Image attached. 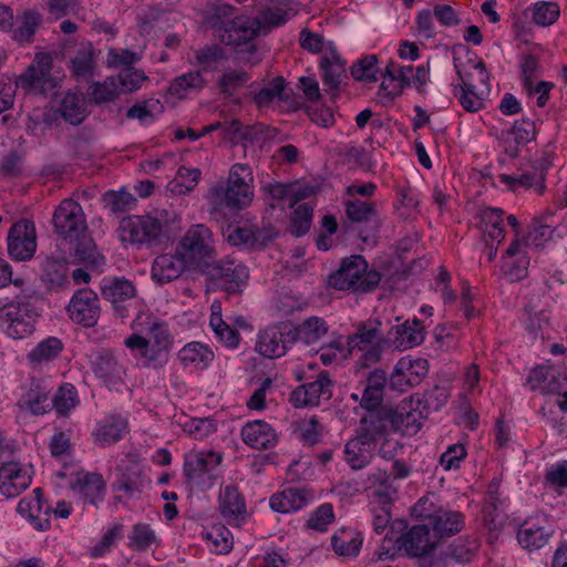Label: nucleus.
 I'll list each match as a JSON object with an SVG mask.
<instances>
[{"instance_id": "26", "label": "nucleus", "mask_w": 567, "mask_h": 567, "mask_svg": "<svg viewBox=\"0 0 567 567\" xmlns=\"http://www.w3.org/2000/svg\"><path fill=\"white\" fill-rule=\"evenodd\" d=\"M127 427V421L120 415H109L99 421L92 432L93 441L101 447L118 442Z\"/></svg>"}, {"instance_id": "17", "label": "nucleus", "mask_w": 567, "mask_h": 567, "mask_svg": "<svg viewBox=\"0 0 567 567\" xmlns=\"http://www.w3.org/2000/svg\"><path fill=\"white\" fill-rule=\"evenodd\" d=\"M52 58L49 53H39L28 69L19 76L17 85L25 92L40 93L50 82Z\"/></svg>"}, {"instance_id": "37", "label": "nucleus", "mask_w": 567, "mask_h": 567, "mask_svg": "<svg viewBox=\"0 0 567 567\" xmlns=\"http://www.w3.org/2000/svg\"><path fill=\"white\" fill-rule=\"evenodd\" d=\"M219 511L224 517H234L244 519L246 515V504L243 495L236 486H226L219 495Z\"/></svg>"}, {"instance_id": "3", "label": "nucleus", "mask_w": 567, "mask_h": 567, "mask_svg": "<svg viewBox=\"0 0 567 567\" xmlns=\"http://www.w3.org/2000/svg\"><path fill=\"white\" fill-rule=\"evenodd\" d=\"M381 281L377 270H368V262L360 255L344 258L340 267L329 275L327 284L338 290L352 289L358 292L373 291Z\"/></svg>"}, {"instance_id": "50", "label": "nucleus", "mask_w": 567, "mask_h": 567, "mask_svg": "<svg viewBox=\"0 0 567 567\" xmlns=\"http://www.w3.org/2000/svg\"><path fill=\"white\" fill-rule=\"evenodd\" d=\"M102 200L105 208L112 214H121L130 210L135 205V197L127 190H107L103 194Z\"/></svg>"}, {"instance_id": "64", "label": "nucleus", "mask_w": 567, "mask_h": 567, "mask_svg": "<svg viewBox=\"0 0 567 567\" xmlns=\"http://www.w3.org/2000/svg\"><path fill=\"white\" fill-rule=\"evenodd\" d=\"M333 518L334 514L332 505L324 503L311 513L307 520V527L318 532H326L327 526L332 523Z\"/></svg>"}, {"instance_id": "61", "label": "nucleus", "mask_w": 567, "mask_h": 567, "mask_svg": "<svg viewBox=\"0 0 567 567\" xmlns=\"http://www.w3.org/2000/svg\"><path fill=\"white\" fill-rule=\"evenodd\" d=\"M380 326L381 323L375 321L373 323L371 322L370 324L361 327L357 333L349 338V344L357 347L359 343L370 344L374 341H383L385 338L379 328Z\"/></svg>"}, {"instance_id": "51", "label": "nucleus", "mask_w": 567, "mask_h": 567, "mask_svg": "<svg viewBox=\"0 0 567 567\" xmlns=\"http://www.w3.org/2000/svg\"><path fill=\"white\" fill-rule=\"evenodd\" d=\"M398 371H404L406 382H410V386H415L427 374L429 362L421 358L414 360L402 358L398 362Z\"/></svg>"}, {"instance_id": "12", "label": "nucleus", "mask_w": 567, "mask_h": 567, "mask_svg": "<svg viewBox=\"0 0 567 567\" xmlns=\"http://www.w3.org/2000/svg\"><path fill=\"white\" fill-rule=\"evenodd\" d=\"M37 313L28 302H8L2 306V321L6 333L12 339H23L32 334Z\"/></svg>"}, {"instance_id": "13", "label": "nucleus", "mask_w": 567, "mask_h": 567, "mask_svg": "<svg viewBox=\"0 0 567 567\" xmlns=\"http://www.w3.org/2000/svg\"><path fill=\"white\" fill-rule=\"evenodd\" d=\"M66 311L73 322L86 328L94 327L101 313L96 292L87 288L79 289L71 298Z\"/></svg>"}, {"instance_id": "45", "label": "nucleus", "mask_w": 567, "mask_h": 567, "mask_svg": "<svg viewBox=\"0 0 567 567\" xmlns=\"http://www.w3.org/2000/svg\"><path fill=\"white\" fill-rule=\"evenodd\" d=\"M215 302L212 305V316L209 324L218 340L228 348H236L239 344V332L225 322L218 312H215Z\"/></svg>"}, {"instance_id": "58", "label": "nucleus", "mask_w": 567, "mask_h": 567, "mask_svg": "<svg viewBox=\"0 0 567 567\" xmlns=\"http://www.w3.org/2000/svg\"><path fill=\"white\" fill-rule=\"evenodd\" d=\"M198 64L205 71L217 70L219 63L227 59L225 51L217 44L205 47L196 52Z\"/></svg>"}, {"instance_id": "22", "label": "nucleus", "mask_w": 567, "mask_h": 567, "mask_svg": "<svg viewBox=\"0 0 567 567\" xmlns=\"http://www.w3.org/2000/svg\"><path fill=\"white\" fill-rule=\"evenodd\" d=\"M49 393L50 391L42 380L31 378L18 405L33 415H43L51 411Z\"/></svg>"}, {"instance_id": "16", "label": "nucleus", "mask_w": 567, "mask_h": 567, "mask_svg": "<svg viewBox=\"0 0 567 567\" xmlns=\"http://www.w3.org/2000/svg\"><path fill=\"white\" fill-rule=\"evenodd\" d=\"M332 381L327 371H321L317 380L302 384L295 389L290 394V401L296 408L316 406L320 399L329 400L331 393Z\"/></svg>"}, {"instance_id": "60", "label": "nucleus", "mask_w": 567, "mask_h": 567, "mask_svg": "<svg viewBox=\"0 0 567 567\" xmlns=\"http://www.w3.org/2000/svg\"><path fill=\"white\" fill-rule=\"evenodd\" d=\"M368 412L369 414L361 419L360 424L368 426L378 437L386 434L390 426L388 408Z\"/></svg>"}, {"instance_id": "32", "label": "nucleus", "mask_w": 567, "mask_h": 567, "mask_svg": "<svg viewBox=\"0 0 567 567\" xmlns=\"http://www.w3.org/2000/svg\"><path fill=\"white\" fill-rule=\"evenodd\" d=\"M328 330L329 326L326 320L317 316L306 318L298 326L290 323L292 341H301L308 346L317 343L328 333Z\"/></svg>"}, {"instance_id": "19", "label": "nucleus", "mask_w": 567, "mask_h": 567, "mask_svg": "<svg viewBox=\"0 0 567 567\" xmlns=\"http://www.w3.org/2000/svg\"><path fill=\"white\" fill-rule=\"evenodd\" d=\"M553 527L538 518L526 519L517 529L519 545L529 551L543 548L553 536Z\"/></svg>"}, {"instance_id": "10", "label": "nucleus", "mask_w": 567, "mask_h": 567, "mask_svg": "<svg viewBox=\"0 0 567 567\" xmlns=\"http://www.w3.org/2000/svg\"><path fill=\"white\" fill-rule=\"evenodd\" d=\"M37 249V233L34 223L27 218L16 221L8 231L7 250L17 261L30 260Z\"/></svg>"}, {"instance_id": "44", "label": "nucleus", "mask_w": 567, "mask_h": 567, "mask_svg": "<svg viewBox=\"0 0 567 567\" xmlns=\"http://www.w3.org/2000/svg\"><path fill=\"white\" fill-rule=\"evenodd\" d=\"M320 68L322 70V82L323 85L327 86V91H337L346 71L344 63L338 56L333 60H330L328 56H322Z\"/></svg>"}, {"instance_id": "11", "label": "nucleus", "mask_w": 567, "mask_h": 567, "mask_svg": "<svg viewBox=\"0 0 567 567\" xmlns=\"http://www.w3.org/2000/svg\"><path fill=\"white\" fill-rule=\"evenodd\" d=\"M52 225L54 234L65 240L87 227L82 206L72 198L63 199L55 208Z\"/></svg>"}, {"instance_id": "7", "label": "nucleus", "mask_w": 567, "mask_h": 567, "mask_svg": "<svg viewBox=\"0 0 567 567\" xmlns=\"http://www.w3.org/2000/svg\"><path fill=\"white\" fill-rule=\"evenodd\" d=\"M394 528L404 530L394 539L395 548L399 551L403 550L410 558L422 559L439 546V540L427 525L420 524L408 528L405 520H395L391 526V533Z\"/></svg>"}, {"instance_id": "62", "label": "nucleus", "mask_w": 567, "mask_h": 567, "mask_svg": "<svg viewBox=\"0 0 567 567\" xmlns=\"http://www.w3.org/2000/svg\"><path fill=\"white\" fill-rule=\"evenodd\" d=\"M205 537L213 543L218 555L228 554L233 549L231 533L225 526L214 527Z\"/></svg>"}, {"instance_id": "8", "label": "nucleus", "mask_w": 567, "mask_h": 567, "mask_svg": "<svg viewBox=\"0 0 567 567\" xmlns=\"http://www.w3.org/2000/svg\"><path fill=\"white\" fill-rule=\"evenodd\" d=\"M223 461L220 453L214 451H200L186 455L183 473L190 486L207 489L217 480V468Z\"/></svg>"}, {"instance_id": "33", "label": "nucleus", "mask_w": 567, "mask_h": 567, "mask_svg": "<svg viewBox=\"0 0 567 567\" xmlns=\"http://www.w3.org/2000/svg\"><path fill=\"white\" fill-rule=\"evenodd\" d=\"M433 534L439 538L451 537L464 527V517L460 512L439 511L434 515L429 514Z\"/></svg>"}, {"instance_id": "41", "label": "nucleus", "mask_w": 567, "mask_h": 567, "mask_svg": "<svg viewBox=\"0 0 567 567\" xmlns=\"http://www.w3.org/2000/svg\"><path fill=\"white\" fill-rule=\"evenodd\" d=\"M64 344L61 339L56 337H48L40 341L29 353L28 360L32 364L48 363L56 359L63 351Z\"/></svg>"}, {"instance_id": "42", "label": "nucleus", "mask_w": 567, "mask_h": 567, "mask_svg": "<svg viewBox=\"0 0 567 567\" xmlns=\"http://www.w3.org/2000/svg\"><path fill=\"white\" fill-rule=\"evenodd\" d=\"M80 403L78 391L71 383H63L55 392L51 404L60 416H66Z\"/></svg>"}, {"instance_id": "57", "label": "nucleus", "mask_w": 567, "mask_h": 567, "mask_svg": "<svg viewBox=\"0 0 567 567\" xmlns=\"http://www.w3.org/2000/svg\"><path fill=\"white\" fill-rule=\"evenodd\" d=\"M313 208L309 204L299 205L292 215L290 233L296 237L306 235L311 226Z\"/></svg>"}, {"instance_id": "23", "label": "nucleus", "mask_w": 567, "mask_h": 567, "mask_svg": "<svg viewBox=\"0 0 567 567\" xmlns=\"http://www.w3.org/2000/svg\"><path fill=\"white\" fill-rule=\"evenodd\" d=\"M72 488L84 503L95 507L103 502L106 492V485L103 476L97 473H78Z\"/></svg>"}, {"instance_id": "25", "label": "nucleus", "mask_w": 567, "mask_h": 567, "mask_svg": "<svg viewBox=\"0 0 567 567\" xmlns=\"http://www.w3.org/2000/svg\"><path fill=\"white\" fill-rule=\"evenodd\" d=\"M536 137L535 122L530 118L516 121L511 128L502 132V138L506 143V154L515 158L519 154V147L526 145Z\"/></svg>"}, {"instance_id": "2", "label": "nucleus", "mask_w": 567, "mask_h": 567, "mask_svg": "<svg viewBox=\"0 0 567 567\" xmlns=\"http://www.w3.org/2000/svg\"><path fill=\"white\" fill-rule=\"evenodd\" d=\"M147 324V337L133 333L124 340V344L143 360V367L158 370L168 362L174 339L167 323L153 319Z\"/></svg>"}, {"instance_id": "55", "label": "nucleus", "mask_w": 567, "mask_h": 567, "mask_svg": "<svg viewBox=\"0 0 567 567\" xmlns=\"http://www.w3.org/2000/svg\"><path fill=\"white\" fill-rule=\"evenodd\" d=\"M378 56L367 55L362 59L358 60L352 66H351V75L354 80L361 81V82H377V73H378Z\"/></svg>"}, {"instance_id": "53", "label": "nucleus", "mask_w": 567, "mask_h": 567, "mask_svg": "<svg viewBox=\"0 0 567 567\" xmlns=\"http://www.w3.org/2000/svg\"><path fill=\"white\" fill-rule=\"evenodd\" d=\"M121 94L117 80L113 76L91 85L90 96L95 104L114 101Z\"/></svg>"}, {"instance_id": "18", "label": "nucleus", "mask_w": 567, "mask_h": 567, "mask_svg": "<svg viewBox=\"0 0 567 567\" xmlns=\"http://www.w3.org/2000/svg\"><path fill=\"white\" fill-rule=\"evenodd\" d=\"M117 474L112 488L115 492H123L127 498L138 497L144 488L151 484L143 468L137 464L118 466Z\"/></svg>"}, {"instance_id": "46", "label": "nucleus", "mask_w": 567, "mask_h": 567, "mask_svg": "<svg viewBox=\"0 0 567 567\" xmlns=\"http://www.w3.org/2000/svg\"><path fill=\"white\" fill-rule=\"evenodd\" d=\"M455 69L462 83L458 86H455L454 95L457 97L460 104L465 111H480L484 106L483 100L478 97L474 92V85L471 83H466L457 65H455Z\"/></svg>"}, {"instance_id": "21", "label": "nucleus", "mask_w": 567, "mask_h": 567, "mask_svg": "<svg viewBox=\"0 0 567 567\" xmlns=\"http://www.w3.org/2000/svg\"><path fill=\"white\" fill-rule=\"evenodd\" d=\"M34 498H22L17 507L21 516H25L38 530H45L50 527L51 507L43 501L42 488L33 491Z\"/></svg>"}, {"instance_id": "35", "label": "nucleus", "mask_w": 567, "mask_h": 567, "mask_svg": "<svg viewBox=\"0 0 567 567\" xmlns=\"http://www.w3.org/2000/svg\"><path fill=\"white\" fill-rule=\"evenodd\" d=\"M362 544V534L349 527L340 528L331 537V546L339 556H358Z\"/></svg>"}, {"instance_id": "48", "label": "nucleus", "mask_w": 567, "mask_h": 567, "mask_svg": "<svg viewBox=\"0 0 567 567\" xmlns=\"http://www.w3.org/2000/svg\"><path fill=\"white\" fill-rule=\"evenodd\" d=\"M128 546L138 551H146L153 544L157 542L154 529L145 523H136L133 525L128 535Z\"/></svg>"}, {"instance_id": "20", "label": "nucleus", "mask_w": 567, "mask_h": 567, "mask_svg": "<svg viewBox=\"0 0 567 567\" xmlns=\"http://www.w3.org/2000/svg\"><path fill=\"white\" fill-rule=\"evenodd\" d=\"M136 289L133 282L124 277L104 278L101 282V295L110 301L121 318L126 317V309L121 306L135 297Z\"/></svg>"}, {"instance_id": "47", "label": "nucleus", "mask_w": 567, "mask_h": 567, "mask_svg": "<svg viewBox=\"0 0 567 567\" xmlns=\"http://www.w3.org/2000/svg\"><path fill=\"white\" fill-rule=\"evenodd\" d=\"M346 214L353 223H369L377 218L378 210L373 202L352 199L346 203Z\"/></svg>"}, {"instance_id": "38", "label": "nucleus", "mask_w": 567, "mask_h": 567, "mask_svg": "<svg viewBox=\"0 0 567 567\" xmlns=\"http://www.w3.org/2000/svg\"><path fill=\"white\" fill-rule=\"evenodd\" d=\"M41 22L40 13L33 10L23 12L22 16L17 17V28L12 31V39L20 45L30 43Z\"/></svg>"}, {"instance_id": "31", "label": "nucleus", "mask_w": 567, "mask_h": 567, "mask_svg": "<svg viewBox=\"0 0 567 567\" xmlns=\"http://www.w3.org/2000/svg\"><path fill=\"white\" fill-rule=\"evenodd\" d=\"M311 498L312 493L308 489L287 488L281 493L274 494L269 499V505L272 511L286 514L303 508Z\"/></svg>"}, {"instance_id": "39", "label": "nucleus", "mask_w": 567, "mask_h": 567, "mask_svg": "<svg viewBox=\"0 0 567 567\" xmlns=\"http://www.w3.org/2000/svg\"><path fill=\"white\" fill-rule=\"evenodd\" d=\"M178 358L184 365H196L205 369L214 360V352L206 344L189 342L179 350Z\"/></svg>"}, {"instance_id": "59", "label": "nucleus", "mask_w": 567, "mask_h": 567, "mask_svg": "<svg viewBox=\"0 0 567 567\" xmlns=\"http://www.w3.org/2000/svg\"><path fill=\"white\" fill-rule=\"evenodd\" d=\"M344 460L352 470H362L369 464L370 456L364 446L351 439L344 445Z\"/></svg>"}, {"instance_id": "40", "label": "nucleus", "mask_w": 567, "mask_h": 567, "mask_svg": "<svg viewBox=\"0 0 567 567\" xmlns=\"http://www.w3.org/2000/svg\"><path fill=\"white\" fill-rule=\"evenodd\" d=\"M499 181L506 184L513 192H516L519 188H534L537 194L542 195L546 189L544 174L535 173L534 171L520 174L519 176L502 174L499 175Z\"/></svg>"}, {"instance_id": "6", "label": "nucleus", "mask_w": 567, "mask_h": 567, "mask_svg": "<svg viewBox=\"0 0 567 567\" xmlns=\"http://www.w3.org/2000/svg\"><path fill=\"white\" fill-rule=\"evenodd\" d=\"M118 238L123 244L136 247H153L162 243L163 223L151 215L124 217L118 225Z\"/></svg>"}, {"instance_id": "9", "label": "nucleus", "mask_w": 567, "mask_h": 567, "mask_svg": "<svg viewBox=\"0 0 567 567\" xmlns=\"http://www.w3.org/2000/svg\"><path fill=\"white\" fill-rule=\"evenodd\" d=\"M203 274L217 281L218 286L229 295L240 293L249 278L248 268L233 260L216 261L214 259Z\"/></svg>"}, {"instance_id": "56", "label": "nucleus", "mask_w": 567, "mask_h": 567, "mask_svg": "<svg viewBox=\"0 0 567 567\" xmlns=\"http://www.w3.org/2000/svg\"><path fill=\"white\" fill-rule=\"evenodd\" d=\"M205 83L199 71L188 72L174 79L169 85L172 95L183 97L188 90L200 89Z\"/></svg>"}, {"instance_id": "43", "label": "nucleus", "mask_w": 567, "mask_h": 567, "mask_svg": "<svg viewBox=\"0 0 567 567\" xmlns=\"http://www.w3.org/2000/svg\"><path fill=\"white\" fill-rule=\"evenodd\" d=\"M503 215L504 212L499 208H484L480 212L484 234L498 243L504 239Z\"/></svg>"}, {"instance_id": "34", "label": "nucleus", "mask_w": 567, "mask_h": 567, "mask_svg": "<svg viewBox=\"0 0 567 567\" xmlns=\"http://www.w3.org/2000/svg\"><path fill=\"white\" fill-rule=\"evenodd\" d=\"M58 113L71 125H80L89 115L83 96L70 91L61 97Z\"/></svg>"}, {"instance_id": "28", "label": "nucleus", "mask_w": 567, "mask_h": 567, "mask_svg": "<svg viewBox=\"0 0 567 567\" xmlns=\"http://www.w3.org/2000/svg\"><path fill=\"white\" fill-rule=\"evenodd\" d=\"M31 481V475L19 463H2V496H18L30 486Z\"/></svg>"}, {"instance_id": "49", "label": "nucleus", "mask_w": 567, "mask_h": 567, "mask_svg": "<svg viewBox=\"0 0 567 567\" xmlns=\"http://www.w3.org/2000/svg\"><path fill=\"white\" fill-rule=\"evenodd\" d=\"M250 80V74L244 70H229L224 72L217 85L219 91L225 96L234 95L239 89L244 87Z\"/></svg>"}, {"instance_id": "24", "label": "nucleus", "mask_w": 567, "mask_h": 567, "mask_svg": "<svg viewBox=\"0 0 567 567\" xmlns=\"http://www.w3.org/2000/svg\"><path fill=\"white\" fill-rule=\"evenodd\" d=\"M68 240L70 244V255L74 257L76 261L95 268L105 264L104 257L97 251L96 245L87 229L80 231V234H76Z\"/></svg>"}, {"instance_id": "4", "label": "nucleus", "mask_w": 567, "mask_h": 567, "mask_svg": "<svg viewBox=\"0 0 567 567\" xmlns=\"http://www.w3.org/2000/svg\"><path fill=\"white\" fill-rule=\"evenodd\" d=\"M176 254L188 264V267L198 268L203 272L215 259L212 230L204 224L190 226L178 241Z\"/></svg>"}, {"instance_id": "15", "label": "nucleus", "mask_w": 567, "mask_h": 567, "mask_svg": "<svg viewBox=\"0 0 567 567\" xmlns=\"http://www.w3.org/2000/svg\"><path fill=\"white\" fill-rule=\"evenodd\" d=\"M90 368L94 375L102 380L106 386H115L123 383L125 367L118 362L114 352L102 349L91 354Z\"/></svg>"}, {"instance_id": "29", "label": "nucleus", "mask_w": 567, "mask_h": 567, "mask_svg": "<svg viewBox=\"0 0 567 567\" xmlns=\"http://www.w3.org/2000/svg\"><path fill=\"white\" fill-rule=\"evenodd\" d=\"M424 340V329L421 321L414 319L410 324L406 321L403 324L391 327L386 334V341L396 349H409L419 346Z\"/></svg>"}, {"instance_id": "52", "label": "nucleus", "mask_w": 567, "mask_h": 567, "mask_svg": "<svg viewBox=\"0 0 567 567\" xmlns=\"http://www.w3.org/2000/svg\"><path fill=\"white\" fill-rule=\"evenodd\" d=\"M93 54L94 50L89 43L87 45L81 48L71 59L72 73L75 78L87 79L93 74Z\"/></svg>"}, {"instance_id": "63", "label": "nucleus", "mask_w": 567, "mask_h": 567, "mask_svg": "<svg viewBox=\"0 0 567 567\" xmlns=\"http://www.w3.org/2000/svg\"><path fill=\"white\" fill-rule=\"evenodd\" d=\"M124 535L123 525L116 524L112 526L102 537L100 543L91 548V556L99 558L104 556L111 550L117 539H121Z\"/></svg>"}, {"instance_id": "54", "label": "nucleus", "mask_w": 567, "mask_h": 567, "mask_svg": "<svg viewBox=\"0 0 567 567\" xmlns=\"http://www.w3.org/2000/svg\"><path fill=\"white\" fill-rule=\"evenodd\" d=\"M527 11L532 12L533 21L540 27L553 24L560 14L557 2H535Z\"/></svg>"}, {"instance_id": "5", "label": "nucleus", "mask_w": 567, "mask_h": 567, "mask_svg": "<svg viewBox=\"0 0 567 567\" xmlns=\"http://www.w3.org/2000/svg\"><path fill=\"white\" fill-rule=\"evenodd\" d=\"M252 181L251 171L247 165L235 164L231 166L227 185L215 186L212 189L213 198L217 204L235 210L246 207L252 199V190L249 182Z\"/></svg>"}, {"instance_id": "27", "label": "nucleus", "mask_w": 567, "mask_h": 567, "mask_svg": "<svg viewBox=\"0 0 567 567\" xmlns=\"http://www.w3.org/2000/svg\"><path fill=\"white\" fill-rule=\"evenodd\" d=\"M243 441L257 450L274 447L277 443V434L270 424L262 420L248 422L241 429Z\"/></svg>"}, {"instance_id": "1", "label": "nucleus", "mask_w": 567, "mask_h": 567, "mask_svg": "<svg viewBox=\"0 0 567 567\" xmlns=\"http://www.w3.org/2000/svg\"><path fill=\"white\" fill-rule=\"evenodd\" d=\"M235 11L226 2H213L204 19L212 29L219 32L223 43L234 47L247 44L249 52L256 51V45L251 43L255 38L267 34L272 28L289 20L288 12L281 9H266L257 18L236 16Z\"/></svg>"}, {"instance_id": "30", "label": "nucleus", "mask_w": 567, "mask_h": 567, "mask_svg": "<svg viewBox=\"0 0 567 567\" xmlns=\"http://www.w3.org/2000/svg\"><path fill=\"white\" fill-rule=\"evenodd\" d=\"M188 264L181 256L164 254L157 256L152 265V279L159 284H167L177 279Z\"/></svg>"}, {"instance_id": "14", "label": "nucleus", "mask_w": 567, "mask_h": 567, "mask_svg": "<svg viewBox=\"0 0 567 567\" xmlns=\"http://www.w3.org/2000/svg\"><path fill=\"white\" fill-rule=\"evenodd\" d=\"M288 342L293 343L290 323L282 322L259 332L256 351L265 358H279L286 353Z\"/></svg>"}, {"instance_id": "36", "label": "nucleus", "mask_w": 567, "mask_h": 567, "mask_svg": "<svg viewBox=\"0 0 567 567\" xmlns=\"http://www.w3.org/2000/svg\"><path fill=\"white\" fill-rule=\"evenodd\" d=\"M292 90L288 89L282 76H277L261 87L254 96L259 109L270 106L276 100L288 102Z\"/></svg>"}]
</instances>
